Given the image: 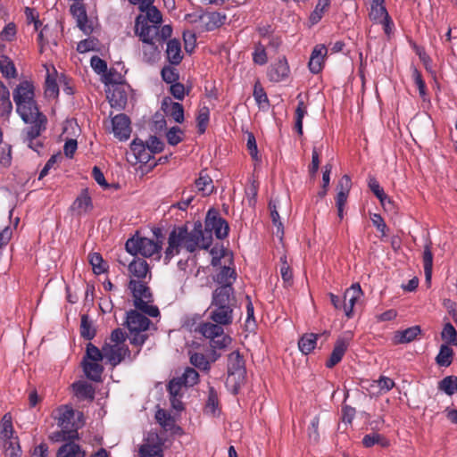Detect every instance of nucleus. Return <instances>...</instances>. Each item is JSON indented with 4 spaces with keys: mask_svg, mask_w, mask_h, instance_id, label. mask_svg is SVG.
Here are the masks:
<instances>
[{
    "mask_svg": "<svg viewBox=\"0 0 457 457\" xmlns=\"http://www.w3.org/2000/svg\"><path fill=\"white\" fill-rule=\"evenodd\" d=\"M247 303H246V320H245V328L247 330H253L255 326V319H254V309L253 303L249 296H246Z\"/></svg>",
    "mask_w": 457,
    "mask_h": 457,
    "instance_id": "obj_60",
    "label": "nucleus"
},
{
    "mask_svg": "<svg viewBox=\"0 0 457 457\" xmlns=\"http://www.w3.org/2000/svg\"><path fill=\"white\" fill-rule=\"evenodd\" d=\"M441 337L448 345L457 346V330L450 322L445 324L441 332Z\"/></svg>",
    "mask_w": 457,
    "mask_h": 457,
    "instance_id": "obj_48",
    "label": "nucleus"
},
{
    "mask_svg": "<svg viewBox=\"0 0 457 457\" xmlns=\"http://www.w3.org/2000/svg\"><path fill=\"white\" fill-rule=\"evenodd\" d=\"M71 209L78 214H82L93 209V203L88 189L84 188L72 203Z\"/></svg>",
    "mask_w": 457,
    "mask_h": 457,
    "instance_id": "obj_19",
    "label": "nucleus"
},
{
    "mask_svg": "<svg viewBox=\"0 0 457 457\" xmlns=\"http://www.w3.org/2000/svg\"><path fill=\"white\" fill-rule=\"evenodd\" d=\"M253 61L258 65H264L268 62V56L264 45L258 42L254 46V51L253 53Z\"/></svg>",
    "mask_w": 457,
    "mask_h": 457,
    "instance_id": "obj_53",
    "label": "nucleus"
},
{
    "mask_svg": "<svg viewBox=\"0 0 457 457\" xmlns=\"http://www.w3.org/2000/svg\"><path fill=\"white\" fill-rule=\"evenodd\" d=\"M362 444L365 447H371L375 445H379L382 447H387L389 441L383 436L378 433L368 434L362 438Z\"/></svg>",
    "mask_w": 457,
    "mask_h": 457,
    "instance_id": "obj_41",
    "label": "nucleus"
},
{
    "mask_svg": "<svg viewBox=\"0 0 457 457\" xmlns=\"http://www.w3.org/2000/svg\"><path fill=\"white\" fill-rule=\"evenodd\" d=\"M167 59L172 65H178L183 58L181 54L180 42L177 39H170L167 43L166 49Z\"/></svg>",
    "mask_w": 457,
    "mask_h": 457,
    "instance_id": "obj_25",
    "label": "nucleus"
},
{
    "mask_svg": "<svg viewBox=\"0 0 457 457\" xmlns=\"http://www.w3.org/2000/svg\"><path fill=\"white\" fill-rule=\"evenodd\" d=\"M104 354L111 365L116 366L124 360L126 355L129 354V350L124 345H112L105 344L104 345Z\"/></svg>",
    "mask_w": 457,
    "mask_h": 457,
    "instance_id": "obj_14",
    "label": "nucleus"
},
{
    "mask_svg": "<svg viewBox=\"0 0 457 457\" xmlns=\"http://www.w3.org/2000/svg\"><path fill=\"white\" fill-rule=\"evenodd\" d=\"M45 95L48 98H56L59 95V87L56 79L47 73L45 83Z\"/></svg>",
    "mask_w": 457,
    "mask_h": 457,
    "instance_id": "obj_52",
    "label": "nucleus"
},
{
    "mask_svg": "<svg viewBox=\"0 0 457 457\" xmlns=\"http://www.w3.org/2000/svg\"><path fill=\"white\" fill-rule=\"evenodd\" d=\"M185 387L182 381L178 378H172L168 384V392L172 396H182V389Z\"/></svg>",
    "mask_w": 457,
    "mask_h": 457,
    "instance_id": "obj_62",
    "label": "nucleus"
},
{
    "mask_svg": "<svg viewBox=\"0 0 457 457\" xmlns=\"http://www.w3.org/2000/svg\"><path fill=\"white\" fill-rule=\"evenodd\" d=\"M129 289L132 293L135 306L140 301H153L150 287L143 280L130 279Z\"/></svg>",
    "mask_w": 457,
    "mask_h": 457,
    "instance_id": "obj_16",
    "label": "nucleus"
},
{
    "mask_svg": "<svg viewBox=\"0 0 457 457\" xmlns=\"http://www.w3.org/2000/svg\"><path fill=\"white\" fill-rule=\"evenodd\" d=\"M350 338L339 337L337 339L333 350L326 361V367L332 369L337 365L345 354L349 346Z\"/></svg>",
    "mask_w": 457,
    "mask_h": 457,
    "instance_id": "obj_15",
    "label": "nucleus"
},
{
    "mask_svg": "<svg viewBox=\"0 0 457 457\" xmlns=\"http://www.w3.org/2000/svg\"><path fill=\"white\" fill-rule=\"evenodd\" d=\"M89 263L92 265L94 273L102 274L106 271L107 264L99 253H92L88 255Z\"/></svg>",
    "mask_w": 457,
    "mask_h": 457,
    "instance_id": "obj_42",
    "label": "nucleus"
},
{
    "mask_svg": "<svg viewBox=\"0 0 457 457\" xmlns=\"http://www.w3.org/2000/svg\"><path fill=\"white\" fill-rule=\"evenodd\" d=\"M29 122L31 123V126L23 131L24 142L38 138L41 133L46 129L47 119L42 112H37V114L31 115V120Z\"/></svg>",
    "mask_w": 457,
    "mask_h": 457,
    "instance_id": "obj_9",
    "label": "nucleus"
},
{
    "mask_svg": "<svg viewBox=\"0 0 457 457\" xmlns=\"http://www.w3.org/2000/svg\"><path fill=\"white\" fill-rule=\"evenodd\" d=\"M212 232L218 239L226 238L229 232L228 223L214 208L209 209L206 213L204 230L200 221L195 223L191 231H188L186 225L175 226L168 237L163 256L164 263L168 264L183 248L190 253L197 249H209L212 244Z\"/></svg>",
    "mask_w": 457,
    "mask_h": 457,
    "instance_id": "obj_1",
    "label": "nucleus"
},
{
    "mask_svg": "<svg viewBox=\"0 0 457 457\" xmlns=\"http://www.w3.org/2000/svg\"><path fill=\"white\" fill-rule=\"evenodd\" d=\"M151 325L154 326L151 320L137 311L131 310L127 312L126 326L129 329L128 337L130 344L140 348L148 338L147 330L150 329Z\"/></svg>",
    "mask_w": 457,
    "mask_h": 457,
    "instance_id": "obj_4",
    "label": "nucleus"
},
{
    "mask_svg": "<svg viewBox=\"0 0 457 457\" xmlns=\"http://www.w3.org/2000/svg\"><path fill=\"white\" fill-rule=\"evenodd\" d=\"M0 71L6 78H14L16 75L13 62L5 55H0Z\"/></svg>",
    "mask_w": 457,
    "mask_h": 457,
    "instance_id": "obj_49",
    "label": "nucleus"
},
{
    "mask_svg": "<svg viewBox=\"0 0 457 457\" xmlns=\"http://www.w3.org/2000/svg\"><path fill=\"white\" fill-rule=\"evenodd\" d=\"M203 337L210 339L213 349H223L231 342V338L224 332V328L215 322H202L196 329Z\"/></svg>",
    "mask_w": 457,
    "mask_h": 457,
    "instance_id": "obj_6",
    "label": "nucleus"
},
{
    "mask_svg": "<svg viewBox=\"0 0 457 457\" xmlns=\"http://www.w3.org/2000/svg\"><path fill=\"white\" fill-rule=\"evenodd\" d=\"M107 98L110 105L117 110H123L128 102V95L124 87L116 85L107 93Z\"/></svg>",
    "mask_w": 457,
    "mask_h": 457,
    "instance_id": "obj_17",
    "label": "nucleus"
},
{
    "mask_svg": "<svg viewBox=\"0 0 457 457\" xmlns=\"http://www.w3.org/2000/svg\"><path fill=\"white\" fill-rule=\"evenodd\" d=\"M74 394L80 399L93 400L95 398V389L92 385L85 381H78L72 384Z\"/></svg>",
    "mask_w": 457,
    "mask_h": 457,
    "instance_id": "obj_30",
    "label": "nucleus"
},
{
    "mask_svg": "<svg viewBox=\"0 0 457 457\" xmlns=\"http://www.w3.org/2000/svg\"><path fill=\"white\" fill-rule=\"evenodd\" d=\"M71 15L75 18L77 26L86 35H89L93 32L92 22L88 21L86 7L83 2L73 3L70 7Z\"/></svg>",
    "mask_w": 457,
    "mask_h": 457,
    "instance_id": "obj_10",
    "label": "nucleus"
},
{
    "mask_svg": "<svg viewBox=\"0 0 457 457\" xmlns=\"http://www.w3.org/2000/svg\"><path fill=\"white\" fill-rule=\"evenodd\" d=\"M99 362L87 360L82 361L83 371L86 377L95 382L101 381L104 372V367Z\"/></svg>",
    "mask_w": 457,
    "mask_h": 457,
    "instance_id": "obj_23",
    "label": "nucleus"
},
{
    "mask_svg": "<svg viewBox=\"0 0 457 457\" xmlns=\"http://www.w3.org/2000/svg\"><path fill=\"white\" fill-rule=\"evenodd\" d=\"M112 132L120 140H127L130 137L131 128L130 120L124 114L120 113L112 119Z\"/></svg>",
    "mask_w": 457,
    "mask_h": 457,
    "instance_id": "obj_13",
    "label": "nucleus"
},
{
    "mask_svg": "<svg viewBox=\"0 0 457 457\" xmlns=\"http://www.w3.org/2000/svg\"><path fill=\"white\" fill-rule=\"evenodd\" d=\"M237 278V273L235 269L228 266H223L220 270L217 273L215 281L220 284L219 287H228L230 288L231 295H234L233 283Z\"/></svg>",
    "mask_w": 457,
    "mask_h": 457,
    "instance_id": "obj_21",
    "label": "nucleus"
},
{
    "mask_svg": "<svg viewBox=\"0 0 457 457\" xmlns=\"http://www.w3.org/2000/svg\"><path fill=\"white\" fill-rule=\"evenodd\" d=\"M420 333V327L413 326L403 331H396L395 335V341L396 344H407L416 339Z\"/></svg>",
    "mask_w": 457,
    "mask_h": 457,
    "instance_id": "obj_29",
    "label": "nucleus"
},
{
    "mask_svg": "<svg viewBox=\"0 0 457 457\" xmlns=\"http://www.w3.org/2000/svg\"><path fill=\"white\" fill-rule=\"evenodd\" d=\"M219 405L220 403L218 393L214 387L210 386L208 391V399L204 406V412L212 416H216L220 412Z\"/></svg>",
    "mask_w": 457,
    "mask_h": 457,
    "instance_id": "obj_34",
    "label": "nucleus"
},
{
    "mask_svg": "<svg viewBox=\"0 0 457 457\" xmlns=\"http://www.w3.org/2000/svg\"><path fill=\"white\" fill-rule=\"evenodd\" d=\"M96 333V330L93 325V321L89 319L88 315H81L80 336L87 340H91L95 337Z\"/></svg>",
    "mask_w": 457,
    "mask_h": 457,
    "instance_id": "obj_36",
    "label": "nucleus"
},
{
    "mask_svg": "<svg viewBox=\"0 0 457 457\" xmlns=\"http://www.w3.org/2000/svg\"><path fill=\"white\" fill-rule=\"evenodd\" d=\"M130 149L138 162L146 164L153 158V154L143 140L136 138L130 145Z\"/></svg>",
    "mask_w": 457,
    "mask_h": 457,
    "instance_id": "obj_20",
    "label": "nucleus"
},
{
    "mask_svg": "<svg viewBox=\"0 0 457 457\" xmlns=\"http://www.w3.org/2000/svg\"><path fill=\"white\" fill-rule=\"evenodd\" d=\"M453 349L448 345H442L436 357V361L441 367H448L453 362Z\"/></svg>",
    "mask_w": 457,
    "mask_h": 457,
    "instance_id": "obj_37",
    "label": "nucleus"
},
{
    "mask_svg": "<svg viewBox=\"0 0 457 457\" xmlns=\"http://www.w3.org/2000/svg\"><path fill=\"white\" fill-rule=\"evenodd\" d=\"M163 440L157 433H149L138 449L139 457H163Z\"/></svg>",
    "mask_w": 457,
    "mask_h": 457,
    "instance_id": "obj_8",
    "label": "nucleus"
},
{
    "mask_svg": "<svg viewBox=\"0 0 457 457\" xmlns=\"http://www.w3.org/2000/svg\"><path fill=\"white\" fill-rule=\"evenodd\" d=\"M58 416L56 417L58 426L63 429H68L74 419V411L72 408L64 405L57 409Z\"/></svg>",
    "mask_w": 457,
    "mask_h": 457,
    "instance_id": "obj_31",
    "label": "nucleus"
},
{
    "mask_svg": "<svg viewBox=\"0 0 457 457\" xmlns=\"http://www.w3.org/2000/svg\"><path fill=\"white\" fill-rule=\"evenodd\" d=\"M328 49L325 45H317L311 54L308 63L311 72L318 74L323 68L324 58L327 55Z\"/></svg>",
    "mask_w": 457,
    "mask_h": 457,
    "instance_id": "obj_18",
    "label": "nucleus"
},
{
    "mask_svg": "<svg viewBox=\"0 0 457 457\" xmlns=\"http://www.w3.org/2000/svg\"><path fill=\"white\" fill-rule=\"evenodd\" d=\"M423 268L426 277V281H430L433 269V253L431 251L430 244L424 246L423 252Z\"/></svg>",
    "mask_w": 457,
    "mask_h": 457,
    "instance_id": "obj_39",
    "label": "nucleus"
},
{
    "mask_svg": "<svg viewBox=\"0 0 457 457\" xmlns=\"http://www.w3.org/2000/svg\"><path fill=\"white\" fill-rule=\"evenodd\" d=\"M411 77L419 89L420 96L425 101L427 100V86L422 78L421 72L415 67L411 66Z\"/></svg>",
    "mask_w": 457,
    "mask_h": 457,
    "instance_id": "obj_45",
    "label": "nucleus"
},
{
    "mask_svg": "<svg viewBox=\"0 0 457 457\" xmlns=\"http://www.w3.org/2000/svg\"><path fill=\"white\" fill-rule=\"evenodd\" d=\"M438 389L448 395L457 393V377L447 376L438 383Z\"/></svg>",
    "mask_w": 457,
    "mask_h": 457,
    "instance_id": "obj_40",
    "label": "nucleus"
},
{
    "mask_svg": "<svg viewBox=\"0 0 457 457\" xmlns=\"http://www.w3.org/2000/svg\"><path fill=\"white\" fill-rule=\"evenodd\" d=\"M135 32L143 43L148 45L152 53L156 52V43H159V25L148 24V22L143 19V15H138L135 22Z\"/></svg>",
    "mask_w": 457,
    "mask_h": 457,
    "instance_id": "obj_7",
    "label": "nucleus"
},
{
    "mask_svg": "<svg viewBox=\"0 0 457 457\" xmlns=\"http://www.w3.org/2000/svg\"><path fill=\"white\" fill-rule=\"evenodd\" d=\"M368 186L371 192L377 196V198L384 204L385 200L387 199V196L384 191V189L380 187L378 181L374 178L370 177L369 179Z\"/></svg>",
    "mask_w": 457,
    "mask_h": 457,
    "instance_id": "obj_57",
    "label": "nucleus"
},
{
    "mask_svg": "<svg viewBox=\"0 0 457 457\" xmlns=\"http://www.w3.org/2000/svg\"><path fill=\"white\" fill-rule=\"evenodd\" d=\"M190 362L195 368L202 370H210V362L204 353H195L190 355Z\"/></svg>",
    "mask_w": 457,
    "mask_h": 457,
    "instance_id": "obj_54",
    "label": "nucleus"
},
{
    "mask_svg": "<svg viewBox=\"0 0 457 457\" xmlns=\"http://www.w3.org/2000/svg\"><path fill=\"white\" fill-rule=\"evenodd\" d=\"M362 294L363 293L359 283L353 284L345 290L344 294L343 311L348 319L353 317V307Z\"/></svg>",
    "mask_w": 457,
    "mask_h": 457,
    "instance_id": "obj_11",
    "label": "nucleus"
},
{
    "mask_svg": "<svg viewBox=\"0 0 457 457\" xmlns=\"http://www.w3.org/2000/svg\"><path fill=\"white\" fill-rule=\"evenodd\" d=\"M290 73L289 65L285 56L278 58L268 69L267 76L271 82H280L286 79Z\"/></svg>",
    "mask_w": 457,
    "mask_h": 457,
    "instance_id": "obj_12",
    "label": "nucleus"
},
{
    "mask_svg": "<svg viewBox=\"0 0 457 457\" xmlns=\"http://www.w3.org/2000/svg\"><path fill=\"white\" fill-rule=\"evenodd\" d=\"M152 301H140L135 307L150 317H158L160 311L157 306L149 304Z\"/></svg>",
    "mask_w": 457,
    "mask_h": 457,
    "instance_id": "obj_59",
    "label": "nucleus"
},
{
    "mask_svg": "<svg viewBox=\"0 0 457 457\" xmlns=\"http://www.w3.org/2000/svg\"><path fill=\"white\" fill-rule=\"evenodd\" d=\"M279 272L284 283L291 285L293 281V272L289 263L287 262V255L285 254L280 257Z\"/></svg>",
    "mask_w": 457,
    "mask_h": 457,
    "instance_id": "obj_51",
    "label": "nucleus"
},
{
    "mask_svg": "<svg viewBox=\"0 0 457 457\" xmlns=\"http://www.w3.org/2000/svg\"><path fill=\"white\" fill-rule=\"evenodd\" d=\"M104 357V348L99 350L98 347H96L92 343H88L86 346V354L83 358V360L87 361H101Z\"/></svg>",
    "mask_w": 457,
    "mask_h": 457,
    "instance_id": "obj_50",
    "label": "nucleus"
},
{
    "mask_svg": "<svg viewBox=\"0 0 457 457\" xmlns=\"http://www.w3.org/2000/svg\"><path fill=\"white\" fill-rule=\"evenodd\" d=\"M86 453L81 447L74 443L63 444L57 451L56 457H85Z\"/></svg>",
    "mask_w": 457,
    "mask_h": 457,
    "instance_id": "obj_27",
    "label": "nucleus"
},
{
    "mask_svg": "<svg viewBox=\"0 0 457 457\" xmlns=\"http://www.w3.org/2000/svg\"><path fill=\"white\" fill-rule=\"evenodd\" d=\"M210 254L212 255V265L213 267L220 266L221 258L225 255V249L221 245H216L210 250Z\"/></svg>",
    "mask_w": 457,
    "mask_h": 457,
    "instance_id": "obj_61",
    "label": "nucleus"
},
{
    "mask_svg": "<svg viewBox=\"0 0 457 457\" xmlns=\"http://www.w3.org/2000/svg\"><path fill=\"white\" fill-rule=\"evenodd\" d=\"M319 335L307 333L301 337L298 341L299 350L305 355L309 354L316 346Z\"/></svg>",
    "mask_w": 457,
    "mask_h": 457,
    "instance_id": "obj_32",
    "label": "nucleus"
},
{
    "mask_svg": "<svg viewBox=\"0 0 457 457\" xmlns=\"http://www.w3.org/2000/svg\"><path fill=\"white\" fill-rule=\"evenodd\" d=\"M16 111L22 120L29 123L32 114L39 112L34 100V86L28 80L21 81L13 91Z\"/></svg>",
    "mask_w": 457,
    "mask_h": 457,
    "instance_id": "obj_3",
    "label": "nucleus"
},
{
    "mask_svg": "<svg viewBox=\"0 0 457 457\" xmlns=\"http://www.w3.org/2000/svg\"><path fill=\"white\" fill-rule=\"evenodd\" d=\"M143 19L148 22V24H156L160 25L162 22V14L161 12L155 6L147 7L146 13Z\"/></svg>",
    "mask_w": 457,
    "mask_h": 457,
    "instance_id": "obj_58",
    "label": "nucleus"
},
{
    "mask_svg": "<svg viewBox=\"0 0 457 457\" xmlns=\"http://www.w3.org/2000/svg\"><path fill=\"white\" fill-rule=\"evenodd\" d=\"M269 209L270 211V218L272 223L276 227V234L277 236L282 237L284 235V227L282 221L280 220L279 214L278 212L277 201L270 200L269 202Z\"/></svg>",
    "mask_w": 457,
    "mask_h": 457,
    "instance_id": "obj_38",
    "label": "nucleus"
},
{
    "mask_svg": "<svg viewBox=\"0 0 457 457\" xmlns=\"http://www.w3.org/2000/svg\"><path fill=\"white\" fill-rule=\"evenodd\" d=\"M195 187L198 191L203 193V195H209L213 191L212 180L207 174H200L199 178L195 180Z\"/></svg>",
    "mask_w": 457,
    "mask_h": 457,
    "instance_id": "obj_43",
    "label": "nucleus"
},
{
    "mask_svg": "<svg viewBox=\"0 0 457 457\" xmlns=\"http://www.w3.org/2000/svg\"><path fill=\"white\" fill-rule=\"evenodd\" d=\"M236 297L231 295L230 288L217 287L212 292V303L209 307V319L220 326H228L233 322V312Z\"/></svg>",
    "mask_w": 457,
    "mask_h": 457,
    "instance_id": "obj_2",
    "label": "nucleus"
},
{
    "mask_svg": "<svg viewBox=\"0 0 457 457\" xmlns=\"http://www.w3.org/2000/svg\"><path fill=\"white\" fill-rule=\"evenodd\" d=\"M253 97L259 105H262V104L268 105L269 104V99H268L267 94L264 91V88L262 87V85L259 82L255 83V85H254Z\"/></svg>",
    "mask_w": 457,
    "mask_h": 457,
    "instance_id": "obj_64",
    "label": "nucleus"
},
{
    "mask_svg": "<svg viewBox=\"0 0 457 457\" xmlns=\"http://www.w3.org/2000/svg\"><path fill=\"white\" fill-rule=\"evenodd\" d=\"M162 78L163 81L168 84H173L178 81L179 79V71L176 68L172 66H164L161 71Z\"/></svg>",
    "mask_w": 457,
    "mask_h": 457,
    "instance_id": "obj_56",
    "label": "nucleus"
},
{
    "mask_svg": "<svg viewBox=\"0 0 457 457\" xmlns=\"http://www.w3.org/2000/svg\"><path fill=\"white\" fill-rule=\"evenodd\" d=\"M154 233L156 237V239H159V237H162V232L159 228L156 229ZM125 248L126 251L133 256L140 254L143 257L149 258L156 254L157 259H160L162 242L161 240L154 241V239L147 237H132L127 240Z\"/></svg>",
    "mask_w": 457,
    "mask_h": 457,
    "instance_id": "obj_5",
    "label": "nucleus"
},
{
    "mask_svg": "<svg viewBox=\"0 0 457 457\" xmlns=\"http://www.w3.org/2000/svg\"><path fill=\"white\" fill-rule=\"evenodd\" d=\"M4 447L5 457H20L21 454L18 437L4 438Z\"/></svg>",
    "mask_w": 457,
    "mask_h": 457,
    "instance_id": "obj_35",
    "label": "nucleus"
},
{
    "mask_svg": "<svg viewBox=\"0 0 457 457\" xmlns=\"http://www.w3.org/2000/svg\"><path fill=\"white\" fill-rule=\"evenodd\" d=\"M129 270L130 274L138 278V280H143L149 273V265L145 260L135 258L129 262Z\"/></svg>",
    "mask_w": 457,
    "mask_h": 457,
    "instance_id": "obj_24",
    "label": "nucleus"
},
{
    "mask_svg": "<svg viewBox=\"0 0 457 457\" xmlns=\"http://www.w3.org/2000/svg\"><path fill=\"white\" fill-rule=\"evenodd\" d=\"M298 104L295 112V129L298 135H303V120L307 114V106L301 98V95L297 96Z\"/></svg>",
    "mask_w": 457,
    "mask_h": 457,
    "instance_id": "obj_33",
    "label": "nucleus"
},
{
    "mask_svg": "<svg viewBox=\"0 0 457 457\" xmlns=\"http://www.w3.org/2000/svg\"><path fill=\"white\" fill-rule=\"evenodd\" d=\"M370 19L374 22H382L389 14L384 4V0H373L370 6Z\"/></svg>",
    "mask_w": 457,
    "mask_h": 457,
    "instance_id": "obj_28",
    "label": "nucleus"
},
{
    "mask_svg": "<svg viewBox=\"0 0 457 457\" xmlns=\"http://www.w3.org/2000/svg\"><path fill=\"white\" fill-rule=\"evenodd\" d=\"M179 378L182 381L185 387L193 386L198 383L199 374L195 369L187 367Z\"/></svg>",
    "mask_w": 457,
    "mask_h": 457,
    "instance_id": "obj_46",
    "label": "nucleus"
},
{
    "mask_svg": "<svg viewBox=\"0 0 457 457\" xmlns=\"http://www.w3.org/2000/svg\"><path fill=\"white\" fill-rule=\"evenodd\" d=\"M200 19L204 24L205 30L212 31L224 24L226 16L220 12H212L202 15Z\"/></svg>",
    "mask_w": 457,
    "mask_h": 457,
    "instance_id": "obj_26",
    "label": "nucleus"
},
{
    "mask_svg": "<svg viewBox=\"0 0 457 457\" xmlns=\"http://www.w3.org/2000/svg\"><path fill=\"white\" fill-rule=\"evenodd\" d=\"M162 108L166 115L172 118L176 122L182 123L184 121V108L181 104L165 98Z\"/></svg>",
    "mask_w": 457,
    "mask_h": 457,
    "instance_id": "obj_22",
    "label": "nucleus"
},
{
    "mask_svg": "<svg viewBox=\"0 0 457 457\" xmlns=\"http://www.w3.org/2000/svg\"><path fill=\"white\" fill-rule=\"evenodd\" d=\"M329 5H330V0H319L318 1L317 4L315 6V9L310 15V21L312 22V24H316L321 20L323 14L328 10Z\"/></svg>",
    "mask_w": 457,
    "mask_h": 457,
    "instance_id": "obj_44",
    "label": "nucleus"
},
{
    "mask_svg": "<svg viewBox=\"0 0 457 457\" xmlns=\"http://www.w3.org/2000/svg\"><path fill=\"white\" fill-rule=\"evenodd\" d=\"M210 120V110L207 106L202 107L196 117L197 129L199 134H204L206 131Z\"/></svg>",
    "mask_w": 457,
    "mask_h": 457,
    "instance_id": "obj_47",
    "label": "nucleus"
},
{
    "mask_svg": "<svg viewBox=\"0 0 457 457\" xmlns=\"http://www.w3.org/2000/svg\"><path fill=\"white\" fill-rule=\"evenodd\" d=\"M184 132L179 127L170 128L167 133V141L170 145H177L183 140Z\"/></svg>",
    "mask_w": 457,
    "mask_h": 457,
    "instance_id": "obj_55",
    "label": "nucleus"
},
{
    "mask_svg": "<svg viewBox=\"0 0 457 457\" xmlns=\"http://www.w3.org/2000/svg\"><path fill=\"white\" fill-rule=\"evenodd\" d=\"M16 33V25L13 22H10L0 32V38L4 41L11 42L15 38Z\"/></svg>",
    "mask_w": 457,
    "mask_h": 457,
    "instance_id": "obj_63",
    "label": "nucleus"
}]
</instances>
